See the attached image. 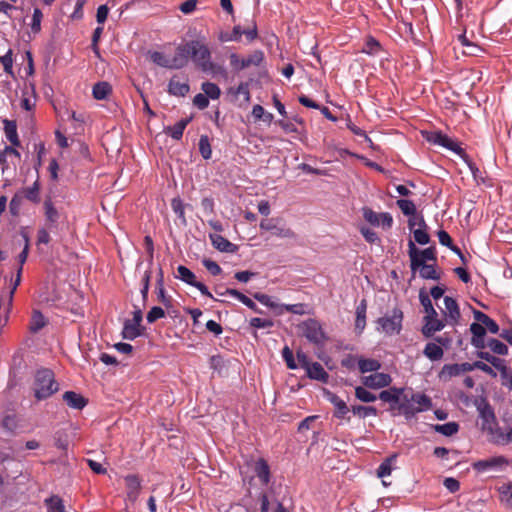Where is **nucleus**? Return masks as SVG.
Masks as SVG:
<instances>
[{"label":"nucleus","instance_id":"393cba45","mask_svg":"<svg viewBox=\"0 0 512 512\" xmlns=\"http://www.w3.org/2000/svg\"><path fill=\"white\" fill-rule=\"evenodd\" d=\"M254 472L263 485H267L271 479V472L268 462L259 458L254 465Z\"/></svg>","mask_w":512,"mask_h":512},{"label":"nucleus","instance_id":"20e7f679","mask_svg":"<svg viewBox=\"0 0 512 512\" xmlns=\"http://www.w3.org/2000/svg\"><path fill=\"white\" fill-rule=\"evenodd\" d=\"M474 405L479 412V417L481 419V429L494 436L495 429L498 428L497 420L495 412L487 398L485 396L477 397L474 400Z\"/></svg>","mask_w":512,"mask_h":512},{"label":"nucleus","instance_id":"f03ea898","mask_svg":"<svg viewBox=\"0 0 512 512\" xmlns=\"http://www.w3.org/2000/svg\"><path fill=\"white\" fill-rule=\"evenodd\" d=\"M31 389L36 401L40 402L49 399L57 393L60 390V384L51 369L41 367L33 375Z\"/></svg>","mask_w":512,"mask_h":512},{"label":"nucleus","instance_id":"473e14b6","mask_svg":"<svg viewBox=\"0 0 512 512\" xmlns=\"http://www.w3.org/2000/svg\"><path fill=\"white\" fill-rule=\"evenodd\" d=\"M359 371L364 374L368 372H377L381 368V363L377 359L358 357Z\"/></svg>","mask_w":512,"mask_h":512},{"label":"nucleus","instance_id":"3c124183","mask_svg":"<svg viewBox=\"0 0 512 512\" xmlns=\"http://www.w3.org/2000/svg\"><path fill=\"white\" fill-rule=\"evenodd\" d=\"M493 353L505 356L508 354V347L506 344L496 338H490L486 343Z\"/></svg>","mask_w":512,"mask_h":512},{"label":"nucleus","instance_id":"412c9836","mask_svg":"<svg viewBox=\"0 0 512 512\" xmlns=\"http://www.w3.org/2000/svg\"><path fill=\"white\" fill-rule=\"evenodd\" d=\"M62 399L67 406L76 410H82L88 404V399L75 391H66Z\"/></svg>","mask_w":512,"mask_h":512},{"label":"nucleus","instance_id":"4d7b16f0","mask_svg":"<svg viewBox=\"0 0 512 512\" xmlns=\"http://www.w3.org/2000/svg\"><path fill=\"white\" fill-rule=\"evenodd\" d=\"M423 138L434 145H441L442 138L444 133L441 130H433V131H422Z\"/></svg>","mask_w":512,"mask_h":512},{"label":"nucleus","instance_id":"a19ab883","mask_svg":"<svg viewBox=\"0 0 512 512\" xmlns=\"http://www.w3.org/2000/svg\"><path fill=\"white\" fill-rule=\"evenodd\" d=\"M459 424L457 422H448L445 424H436L433 426L435 432L440 433L446 437H450L459 431Z\"/></svg>","mask_w":512,"mask_h":512},{"label":"nucleus","instance_id":"f8f14e48","mask_svg":"<svg viewBox=\"0 0 512 512\" xmlns=\"http://www.w3.org/2000/svg\"><path fill=\"white\" fill-rule=\"evenodd\" d=\"M444 304L446 311H443V314L446 317V322L452 326L458 325L461 318V312L457 301L450 296H445Z\"/></svg>","mask_w":512,"mask_h":512},{"label":"nucleus","instance_id":"423d86ee","mask_svg":"<svg viewBox=\"0 0 512 512\" xmlns=\"http://www.w3.org/2000/svg\"><path fill=\"white\" fill-rule=\"evenodd\" d=\"M410 270L412 279L415 278L417 271H419V276L422 279L435 281L441 279V271L438 269L437 262L429 263L422 260H410Z\"/></svg>","mask_w":512,"mask_h":512},{"label":"nucleus","instance_id":"c756f323","mask_svg":"<svg viewBox=\"0 0 512 512\" xmlns=\"http://www.w3.org/2000/svg\"><path fill=\"white\" fill-rule=\"evenodd\" d=\"M146 328L144 326H137L130 322V320H125L122 337L128 340H134L135 338L144 334Z\"/></svg>","mask_w":512,"mask_h":512},{"label":"nucleus","instance_id":"e2e57ef3","mask_svg":"<svg viewBox=\"0 0 512 512\" xmlns=\"http://www.w3.org/2000/svg\"><path fill=\"white\" fill-rule=\"evenodd\" d=\"M249 85L250 83L249 82H241L237 88H230V92L233 93L234 95H243L244 96V101L246 103H250L251 101V95H250V91H249Z\"/></svg>","mask_w":512,"mask_h":512},{"label":"nucleus","instance_id":"5701e85b","mask_svg":"<svg viewBox=\"0 0 512 512\" xmlns=\"http://www.w3.org/2000/svg\"><path fill=\"white\" fill-rule=\"evenodd\" d=\"M305 370L308 378L322 383H328L329 374L319 362H312Z\"/></svg>","mask_w":512,"mask_h":512},{"label":"nucleus","instance_id":"58836bf2","mask_svg":"<svg viewBox=\"0 0 512 512\" xmlns=\"http://www.w3.org/2000/svg\"><path fill=\"white\" fill-rule=\"evenodd\" d=\"M200 70L204 73H211L213 75H227L226 69L223 66L212 62L211 58H207L205 62L201 63Z\"/></svg>","mask_w":512,"mask_h":512},{"label":"nucleus","instance_id":"bf43d9fd","mask_svg":"<svg viewBox=\"0 0 512 512\" xmlns=\"http://www.w3.org/2000/svg\"><path fill=\"white\" fill-rule=\"evenodd\" d=\"M355 397L365 403L374 402L377 397L375 394L368 391L366 388L362 386H358L355 388Z\"/></svg>","mask_w":512,"mask_h":512},{"label":"nucleus","instance_id":"a211bd4d","mask_svg":"<svg viewBox=\"0 0 512 512\" xmlns=\"http://www.w3.org/2000/svg\"><path fill=\"white\" fill-rule=\"evenodd\" d=\"M209 238L214 248L220 252L225 253H236L239 250V246L230 242L219 234H210Z\"/></svg>","mask_w":512,"mask_h":512},{"label":"nucleus","instance_id":"7ed1b4c3","mask_svg":"<svg viewBox=\"0 0 512 512\" xmlns=\"http://www.w3.org/2000/svg\"><path fill=\"white\" fill-rule=\"evenodd\" d=\"M301 335L304 336L311 344L317 347H324L329 340L327 333L324 331L322 324L315 318H309L298 325Z\"/></svg>","mask_w":512,"mask_h":512},{"label":"nucleus","instance_id":"79ce46f5","mask_svg":"<svg viewBox=\"0 0 512 512\" xmlns=\"http://www.w3.org/2000/svg\"><path fill=\"white\" fill-rule=\"evenodd\" d=\"M264 59V52L262 50H255L247 57H243L244 62H242V65L245 66V68L250 66H260L264 62Z\"/></svg>","mask_w":512,"mask_h":512},{"label":"nucleus","instance_id":"37998d69","mask_svg":"<svg viewBox=\"0 0 512 512\" xmlns=\"http://www.w3.org/2000/svg\"><path fill=\"white\" fill-rule=\"evenodd\" d=\"M441 145L442 147L446 148L447 150H450L457 154L460 158L461 155H465V150L461 148L458 142L454 141L452 138H450L447 134L444 133L442 138Z\"/></svg>","mask_w":512,"mask_h":512},{"label":"nucleus","instance_id":"ddd939ff","mask_svg":"<svg viewBox=\"0 0 512 512\" xmlns=\"http://www.w3.org/2000/svg\"><path fill=\"white\" fill-rule=\"evenodd\" d=\"M392 382V377L387 373H375L362 378V383L370 389H381L388 387Z\"/></svg>","mask_w":512,"mask_h":512},{"label":"nucleus","instance_id":"864d4df0","mask_svg":"<svg viewBox=\"0 0 512 512\" xmlns=\"http://www.w3.org/2000/svg\"><path fill=\"white\" fill-rule=\"evenodd\" d=\"M0 63L3 65L4 71L10 75L12 78L15 77L13 71V50L9 49L7 53L3 56H0Z\"/></svg>","mask_w":512,"mask_h":512},{"label":"nucleus","instance_id":"6e6d98bb","mask_svg":"<svg viewBox=\"0 0 512 512\" xmlns=\"http://www.w3.org/2000/svg\"><path fill=\"white\" fill-rule=\"evenodd\" d=\"M411 396L413 402L417 403L422 411L430 409L433 405L432 399L424 393H413Z\"/></svg>","mask_w":512,"mask_h":512},{"label":"nucleus","instance_id":"cd10ccee","mask_svg":"<svg viewBox=\"0 0 512 512\" xmlns=\"http://www.w3.org/2000/svg\"><path fill=\"white\" fill-rule=\"evenodd\" d=\"M226 293H229L230 296H233L236 299H238L241 303H243L245 306H247L253 312H255L257 314L264 313L263 310H261L251 298H249L248 296H246L239 290L234 289V288H226Z\"/></svg>","mask_w":512,"mask_h":512},{"label":"nucleus","instance_id":"7c9ffc66","mask_svg":"<svg viewBox=\"0 0 512 512\" xmlns=\"http://www.w3.org/2000/svg\"><path fill=\"white\" fill-rule=\"evenodd\" d=\"M382 51L383 47L375 37L368 35L365 38L361 52L370 56H377Z\"/></svg>","mask_w":512,"mask_h":512},{"label":"nucleus","instance_id":"6e6552de","mask_svg":"<svg viewBox=\"0 0 512 512\" xmlns=\"http://www.w3.org/2000/svg\"><path fill=\"white\" fill-rule=\"evenodd\" d=\"M177 273L178 275L176 277L179 278L181 281L197 288L203 296L216 300L209 291V289L207 288V286L204 283L197 281L196 275L189 268H187L184 265H179L177 267Z\"/></svg>","mask_w":512,"mask_h":512},{"label":"nucleus","instance_id":"ea45409f","mask_svg":"<svg viewBox=\"0 0 512 512\" xmlns=\"http://www.w3.org/2000/svg\"><path fill=\"white\" fill-rule=\"evenodd\" d=\"M185 207L183 200L180 197H174L171 200V208L173 212L177 215L182 225H187V219L185 216Z\"/></svg>","mask_w":512,"mask_h":512},{"label":"nucleus","instance_id":"052dcab7","mask_svg":"<svg viewBox=\"0 0 512 512\" xmlns=\"http://www.w3.org/2000/svg\"><path fill=\"white\" fill-rule=\"evenodd\" d=\"M156 293L158 301L164 305L168 315H171L170 308H172V297L167 295L165 288H157Z\"/></svg>","mask_w":512,"mask_h":512},{"label":"nucleus","instance_id":"f3484780","mask_svg":"<svg viewBox=\"0 0 512 512\" xmlns=\"http://www.w3.org/2000/svg\"><path fill=\"white\" fill-rule=\"evenodd\" d=\"M470 332L472 333L471 344L476 349H484L486 347V328L480 323L473 322L470 325Z\"/></svg>","mask_w":512,"mask_h":512},{"label":"nucleus","instance_id":"f257e3e1","mask_svg":"<svg viewBox=\"0 0 512 512\" xmlns=\"http://www.w3.org/2000/svg\"><path fill=\"white\" fill-rule=\"evenodd\" d=\"M207 58H211L210 49L198 40H190L176 48L173 66L176 69H182L191 59L201 69V63L205 62Z\"/></svg>","mask_w":512,"mask_h":512},{"label":"nucleus","instance_id":"0e129e2a","mask_svg":"<svg viewBox=\"0 0 512 512\" xmlns=\"http://www.w3.org/2000/svg\"><path fill=\"white\" fill-rule=\"evenodd\" d=\"M34 148H35V151L37 154L36 160L34 162V169H35L37 175H39V169L42 166V157L46 153L45 144H44V142L40 141L39 143H36L34 145Z\"/></svg>","mask_w":512,"mask_h":512},{"label":"nucleus","instance_id":"6ab92c4d","mask_svg":"<svg viewBox=\"0 0 512 512\" xmlns=\"http://www.w3.org/2000/svg\"><path fill=\"white\" fill-rule=\"evenodd\" d=\"M18 192L22 194L24 199L33 204H39L41 202V182L39 175H37V179L30 187L22 188Z\"/></svg>","mask_w":512,"mask_h":512},{"label":"nucleus","instance_id":"c9c22d12","mask_svg":"<svg viewBox=\"0 0 512 512\" xmlns=\"http://www.w3.org/2000/svg\"><path fill=\"white\" fill-rule=\"evenodd\" d=\"M423 354L431 361H438L443 357L444 351L440 345L429 342L426 344Z\"/></svg>","mask_w":512,"mask_h":512},{"label":"nucleus","instance_id":"b1692460","mask_svg":"<svg viewBox=\"0 0 512 512\" xmlns=\"http://www.w3.org/2000/svg\"><path fill=\"white\" fill-rule=\"evenodd\" d=\"M192 117L182 118L173 126H167L164 128V133L171 136L174 140H181L183 132L187 125L191 122Z\"/></svg>","mask_w":512,"mask_h":512},{"label":"nucleus","instance_id":"0eeeda50","mask_svg":"<svg viewBox=\"0 0 512 512\" xmlns=\"http://www.w3.org/2000/svg\"><path fill=\"white\" fill-rule=\"evenodd\" d=\"M282 220L279 218H270V219H263L259 227L261 230L265 231H271L273 236L279 237V238H289V239H295L296 234L295 232L290 229L289 227H286L284 224H281Z\"/></svg>","mask_w":512,"mask_h":512},{"label":"nucleus","instance_id":"f704fd0d","mask_svg":"<svg viewBox=\"0 0 512 512\" xmlns=\"http://www.w3.org/2000/svg\"><path fill=\"white\" fill-rule=\"evenodd\" d=\"M419 301L426 313L425 316H438L437 311L433 307L430 295L424 287L419 290Z\"/></svg>","mask_w":512,"mask_h":512},{"label":"nucleus","instance_id":"680f3d73","mask_svg":"<svg viewBox=\"0 0 512 512\" xmlns=\"http://www.w3.org/2000/svg\"><path fill=\"white\" fill-rule=\"evenodd\" d=\"M493 438L497 444L504 445V444L511 443L512 442V428L510 427L509 430L507 431V433H503L501 428H499V427L496 428Z\"/></svg>","mask_w":512,"mask_h":512},{"label":"nucleus","instance_id":"39448f33","mask_svg":"<svg viewBox=\"0 0 512 512\" xmlns=\"http://www.w3.org/2000/svg\"><path fill=\"white\" fill-rule=\"evenodd\" d=\"M403 311L400 308H394L392 314H385L376 320V330L382 331L386 335L399 334L402 330Z\"/></svg>","mask_w":512,"mask_h":512},{"label":"nucleus","instance_id":"c03bdc74","mask_svg":"<svg viewBox=\"0 0 512 512\" xmlns=\"http://www.w3.org/2000/svg\"><path fill=\"white\" fill-rule=\"evenodd\" d=\"M242 36V27L235 25L231 32L221 31L219 34V40L221 42L239 41Z\"/></svg>","mask_w":512,"mask_h":512},{"label":"nucleus","instance_id":"bb28decb","mask_svg":"<svg viewBox=\"0 0 512 512\" xmlns=\"http://www.w3.org/2000/svg\"><path fill=\"white\" fill-rule=\"evenodd\" d=\"M367 301L362 299L356 307L355 331L361 334L366 327Z\"/></svg>","mask_w":512,"mask_h":512},{"label":"nucleus","instance_id":"1a4fd4ad","mask_svg":"<svg viewBox=\"0 0 512 512\" xmlns=\"http://www.w3.org/2000/svg\"><path fill=\"white\" fill-rule=\"evenodd\" d=\"M408 256L410 260H422L428 262H437V250L435 244L419 249L412 240L408 241Z\"/></svg>","mask_w":512,"mask_h":512},{"label":"nucleus","instance_id":"e433bc0d","mask_svg":"<svg viewBox=\"0 0 512 512\" xmlns=\"http://www.w3.org/2000/svg\"><path fill=\"white\" fill-rule=\"evenodd\" d=\"M460 374L458 363L445 364L440 370L438 377L441 381L448 382L452 377L459 376Z\"/></svg>","mask_w":512,"mask_h":512},{"label":"nucleus","instance_id":"8fccbe9b","mask_svg":"<svg viewBox=\"0 0 512 512\" xmlns=\"http://www.w3.org/2000/svg\"><path fill=\"white\" fill-rule=\"evenodd\" d=\"M396 204L405 216H416L417 209L412 200L399 199Z\"/></svg>","mask_w":512,"mask_h":512},{"label":"nucleus","instance_id":"a878e982","mask_svg":"<svg viewBox=\"0 0 512 512\" xmlns=\"http://www.w3.org/2000/svg\"><path fill=\"white\" fill-rule=\"evenodd\" d=\"M4 133L7 138V140L13 145V146H20L21 142L18 136L17 132V123L15 120H9L4 119Z\"/></svg>","mask_w":512,"mask_h":512},{"label":"nucleus","instance_id":"774afa93","mask_svg":"<svg viewBox=\"0 0 512 512\" xmlns=\"http://www.w3.org/2000/svg\"><path fill=\"white\" fill-rule=\"evenodd\" d=\"M165 310L160 306H153L150 311L146 315V320L148 323L152 324L156 322L158 319L165 317Z\"/></svg>","mask_w":512,"mask_h":512},{"label":"nucleus","instance_id":"603ef678","mask_svg":"<svg viewBox=\"0 0 512 512\" xmlns=\"http://www.w3.org/2000/svg\"><path fill=\"white\" fill-rule=\"evenodd\" d=\"M461 159L466 163V165L468 166L470 172L472 173L473 175V178L477 181V182H482L484 183L485 180L484 178L482 177L481 175V171L479 170V168L476 166V164L472 161V159L470 158V156L465 153V155H461Z\"/></svg>","mask_w":512,"mask_h":512},{"label":"nucleus","instance_id":"9b49d317","mask_svg":"<svg viewBox=\"0 0 512 512\" xmlns=\"http://www.w3.org/2000/svg\"><path fill=\"white\" fill-rule=\"evenodd\" d=\"M508 463L504 456H496L488 459H483L472 463V467L475 471L482 473L490 470H496L503 467Z\"/></svg>","mask_w":512,"mask_h":512},{"label":"nucleus","instance_id":"dca6fc26","mask_svg":"<svg viewBox=\"0 0 512 512\" xmlns=\"http://www.w3.org/2000/svg\"><path fill=\"white\" fill-rule=\"evenodd\" d=\"M126 488H127V499L135 503L138 499L141 490V480L136 474H129L125 478Z\"/></svg>","mask_w":512,"mask_h":512},{"label":"nucleus","instance_id":"a18cd8bd","mask_svg":"<svg viewBox=\"0 0 512 512\" xmlns=\"http://www.w3.org/2000/svg\"><path fill=\"white\" fill-rule=\"evenodd\" d=\"M151 60L158 66L170 69H176L174 65V57L168 60L162 52L154 51L150 55Z\"/></svg>","mask_w":512,"mask_h":512},{"label":"nucleus","instance_id":"69168bd1","mask_svg":"<svg viewBox=\"0 0 512 512\" xmlns=\"http://www.w3.org/2000/svg\"><path fill=\"white\" fill-rule=\"evenodd\" d=\"M362 214L364 219L369 222L373 226H379L380 225V213H376L369 207H363L362 208Z\"/></svg>","mask_w":512,"mask_h":512},{"label":"nucleus","instance_id":"9d476101","mask_svg":"<svg viewBox=\"0 0 512 512\" xmlns=\"http://www.w3.org/2000/svg\"><path fill=\"white\" fill-rule=\"evenodd\" d=\"M324 397L327 401H329L334 406L333 416L337 419H347L350 420V417H346V415L351 411L344 400H342L337 394L324 389Z\"/></svg>","mask_w":512,"mask_h":512},{"label":"nucleus","instance_id":"4c0bfd02","mask_svg":"<svg viewBox=\"0 0 512 512\" xmlns=\"http://www.w3.org/2000/svg\"><path fill=\"white\" fill-rule=\"evenodd\" d=\"M398 455L396 453L386 457L379 467L377 468V476L379 478H384L386 476H389L392 472V464L396 461Z\"/></svg>","mask_w":512,"mask_h":512},{"label":"nucleus","instance_id":"de8ad7c7","mask_svg":"<svg viewBox=\"0 0 512 512\" xmlns=\"http://www.w3.org/2000/svg\"><path fill=\"white\" fill-rule=\"evenodd\" d=\"M199 152L203 159L209 160L212 156V148L210 144V139L207 135H201L199 139Z\"/></svg>","mask_w":512,"mask_h":512},{"label":"nucleus","instance_id":"aec40b11","mask_svg":"<svg viewBox=\"0 0 512 512\" xmlns=\"http://www.w3.org/2000/svg\"><path fill=\"white\" fill-rule=\"evenodd\" d=\"M405 388L390 387L388 390H383L379 393V399L383 402L390 404V410L396 409V404L400 400V396L404 393Z\"/></svg>","mask_w":512,"mask_h":512},{"label":"nucleus","instance_id":"49530a36","mask_svg":"<svg viewBox=\"0 0 512 512\" xmlns=\"http://www.w3.org/2000/svg\"><path fill=\"white\" fill-rule=\"evenodd\" d=\"M351 411L354 415H358L362 418L376 416L378 414V410L374 406L353 405Z\"/></svg>","mask_w":512,"mask_h":512},{"label":"nucleus","instance_id":"09e8293b","mask_svg":"<svg viewBox=\"0 0 512 512\" xmlns=\"http://www.w3.org/2000/svg\"><path fill=\"white\" fill-rule=\"evenodd\" d=\"M201 89L204 92V94L212 100L218 99L221 95V90L219 86L212 82L202 83Z\"/></svg>","mask_w":512,"mask_h":512},{"label":"nucleus","instance_id":"c85d7f7f","mask_svg":"<svg viewBox=\"0 0 512 512\" xmlns=\"http://www.w3.org/2000/svg\"><path fill=\"white\" fill-rule=\"evenodd\" d=\"M190 90L188 82H179L177 76H173L168 83V93L177 97H184Z\"/></svg>","mask_w":512,"mask_h":512},{"label":"nucleus","instance_id":"13d9d810","mask_svg":"<svg viewBox=\"0 0 512 512\" xmlns=\"http://www.w3.org/2000/svg\"><path fill=\"white\" fill-rule=\"evenodd\" d=\"M45 503L51 512H64L63 500L59 496H51L45 500Z\"/></svg>","mask_w":512,"mask_h":512},{"label":"nucleus","instance_id":"4be33fe9","mask_svg":"<svg viewBox=\"0 0 512 512\" xmlns=\"http://www.w3.org/2000/svg\"><path fill=\"white\" fill-rule=\"evenodd\" d=\"M44 214L47 221V227L50 230L57 228L60 214L55 208L50 197L44 201Z\"/></svg>","mask_w":512,"mask_h":512},{"label":"nucleus","instance_id":"5fc2aeb1","mask_svg":"<svg viewBox=\"0 0 512 512\" xmlns=\"http://www.w3.org/2000/svg\"><path fill=\"white\" fill-rule=\"evenodd\" d=\"M23 196L18 191L13 195L9 203V212L12 216L17 217L23 203Z\"/></svg>","mask_w":512,"mask_h":512},{"label":"nucleus","instance_id":"338daca9","mask_svg":"<svg viewBox=\"0 0 512 512\" xmlns=\"http://www.w3.org/2000/svg\"><path fill=\"white\" fill-rule=\"evenodd\" d=\"M414 237V243L419 245H427L431 242V237L427 232V229H415L412 231Z\"/></svg>","mask_w":512,"mask_h":512},{"label":"nucleus","instance_id":"2eb2a0df","mask_svg":"<svg viewBox=\"0 0 512 512\" xmlns=\"http://www.w3.org/2000/svg\"><path fill=\"white\" fill-rule=\"evenodd\" d=\"M412 396L408 397L404 393L400 396L399 402L396 404V409L400 414H403L407 420L413 418L417 413L422 412L421 408H416L412 404Z\"/></svg>","mask_w":512,"mask_h":512},{"label":"nucleus","instance_id":"4468645a","mask_svg":"<svg viewBox=\"0 0 512 512\" xmlns=\"http://www.w3.org/2000/svg\"><path fill=\"white\" fill-rule=\"evenodd\" d=\"M424 325L421 333L425 338L432 337L436 332L441 331L445 327V321L438 319V316H424Z\"/></svg>","mask_w":512,"mask_h":512},{"label":"nucleus","instance_id":"2f4dec72","mask_svg":"<svg viewBox=\"0 0 512 512\" xmlns=\"http://www.w3.org/2000/svg\"><path fill=\"white\" fill-rule=\"evenodd\" d=\"M48 324V320L40 310H33L29 323V331L33 334L38 333Z\"/></svg>","mask_w":512,"mask_h":512},{"label":"nucleus","instance_id":"72a5a7b5","mask_svg":"<svg viewBox=\"0 0 512 512\" xmlns=\"http://www.w3.org/2000/svg\"><path fill=\"white\" fill-rule=\"evenodd\" d=\"M112 93L111 85L106 81H100L94 84L92 89V95L96 100L107 99Z\"/></svg>","mask_w":512,"mask_h":512}]
</instances>
